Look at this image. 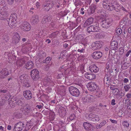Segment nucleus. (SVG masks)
<instances>
[{
    "label": "nucleus",
    "instance_id": "23",
    "mask_svg": "<svg viewBox=\"0 0 131 131\" xmlns=\"http://www.w3.org/2000/svg\"><path fill=\"white\" fill-rule=\"evenodd\" d=\"M93 21V19L90 18L88 19L85 22L84 24V27H86L87 26L92 24Z\"/></svg>",
    "mask_w": 131,
    "mask_h": 131
},
{
    "label": "nucleus",
    "instance_id": "56",
    "mask_svg": "<svg viewBox=\"0 0 131 131\" xmlns=\"http://www.w3.org/2000/svg\"><path fill=\"white\" fill-rule=\"evenodd\" d=\"M124 23L126 24L127 23H129L127 17H125L124 18Z\"/></svg>",
    "mask_w": 131,
    "mask_h": 131
},
{
    "label": "nucleus",
    "instance_id": "29",
    "mask_svg": "<svg viewBox=\"0 0 131 131\" xmlns=\"http://www.w3.org/2000/svg\"><path fill=\"white\" fill-rule=\"evenodd\" d=\"M83 99V101L85 103L91 102L92 101L91 96L90 95H88L84 97Z\"/></svg>",
    "mask_w": 131,
    "mask_h": 131
},
{
    "label": "nucleus",
    "instance_id": "17",
    "mask_svg": "<svg viewBox=\"0 0 131 131\" xmlns=\"http://www.w3.org/2000/svg\"><path fill=\"white\" fill-rule=\"evenodd\" d=\"M23 95L25 97L27 100H30L32 98L31 93L29 90H26L23 92Z\"/></svg>",
    "mask_w": 131,
    "mask_h": 131
},
{
    "label": "nucleus",
    "instance_id": "41",
    "mask_svg": "<svg viewBox=\"0 0 131 131\" xmlns=\"http://www.w3.org/2000/svg\"><path fill=\"white\" fill-rule=\"evenodd\" d=\"M130 33H127L126 34L125 32H124L123 34L124 37L123 38V39H124L125 38V39H127V38L129 37L130 36Z\"/></svg>",
    "mask_w": 131,
    "mask_h": 131
},
{
    "label": "nucleus",
    "instance_id": "7",
    "mask_svg": "<svg viewBox=\"0 0 131 131\" xmlns=\"http://www.w3.org/2000/svg\"><path fill=\"white\" fill-rule=\"evenodd\" d=\"M30 74L31 77L34 81H36L39 79V72L36 69L31 70Z\"/></svg>",
    "mask_w": 131,
    "mask_h": 131
},
{
    "label": "nucleus",
    "instance_id": "8",
    "mask_svg": "<svg viewBox=\"0 0 131 131\" xmlns=\"http://www.w3.org/2000/svg\"><path fill=\"white\" fill-rule=\"evenodd\" d=\"M85 116L88 119H91L92 121L96 122L99 121L100 120L99 117L98 115L91 113L89 114H87L85 115Z\"/></svg>",
    "mask_w": 131,
    "mask_h": 131
},
{
    "label": "nucleus",
    "instance_id": "45",
    "mask_svg": "<svg viewBox=\"0 0 131 131\" xmlns=\"http://www.w3.org/2000/svg\"><path fill=\"white\" fill-rule=\"evenodd\" d=\"M45 17L48 22L51 21V17L50 15L48 16H45Z\"/></svg>",
    "mask_w": 131,
    "mask_h": 131
},
{
    "label": "nucleus",
    "instance_id": "34",
    "mask_svg": "<svg viewBox=\"0 0 131 131\" xmlns=\"http://www.w3.org/2000/svg\"><path fill=\"white\" fill-rule=\"evenodd\" d=\"M58 33V31L53 32L49 35V37L51 38H54L56 37Z\"/></svg>",
    "mask_w": 131,
    "mask_h": 131
},
{
    "label": "nucleus",
    "instance_id": "47",
    "mask_svg": "<svg viewBox=\"0 0 131 131\" xmlns=\"http://www.w3.org/2000/svg\"><path fill=\"white\" fill-rule=\"evenodd\" d=\"M116 33L118 34H120L122 33V30L121 28H118L116 30Z\"/></svg>",
    "mask_w": 131,
    "mask_h": 131
},
{
    "label": "nucleus",
    "instance_id": "42",
    "mask_svg": "<svg viewBox=\"0 0 131 131\" xmlns=\"http://www.w3.org/2000/svg\"><path fill=\"white\" fill-rule=\"evenodd\" d=\"M45 16L41 20V23L43 24H45L48 23L46 19Z\"/></svg>",
    "mask_w": 131,
    "mask_h": 131
},
{
    "label": "nucleus",
    "instance_id": "24",
    "mask_svg": "<svg viewBox=\"0 0 131 131\" xmlns=\"http://www.w3.org/2000/svg\"><path fill=\"white\" fill-rule=\"evenodd\" d=\"M25 66L27 69H29L33 68L34 64L32 62L30 61L25 64Z\"/></svg>",
    "mask_w": 131,
    "mask_h": 131
},
{
    "label": "nucleus",
    "instance_id": "62",
    "mask_svg": "<svg viewBox=\"0 0 131 131\" xmlns=\"http://www.w3.org/2000/svg\"><path fill=\"white\" fill-rule=\"evenodd\" d=\"M130 25H131V23ZM128 33H131V27H129L128 29Z\"/></svg>",
    "mask_w": 131,
    "mask_h": 131
},
{
    "label": "nucleus",
    "instance_id": "5",
    "mask_svg": "<svg viewBox=\"0 0 131 131\" xmlns=\"http://www.w3.org/2000/svg\"><path fill=\"white\" fill-rule=\"evenodd\" d=\"M23 100V99L22 98L19 99H17L16 98H12L10 99L9 98L8 100V102L11 101L9 103L10 104H12L13 103L15 104V103L17 105L20 106L22 105H23L24 102Z\"/></svg>",
    "mask_w": 131,
    "mask_h": 131
},
{
    "label": "nucleus",
    "instance_id": "27",
    "mask_svg": "<svg viewBox=\"0 0 131 131\" xmlns=\"http://www.w3.org/2000/svg\"><path fill=\"white\" fill-rule=\"evenodd\" d=\"M52 83L51 81L48 78H45L43 80V83L46 86L51 85V84Z\"/></svg>",
    "mask_w": 131,
    "mask_h": 131
},
{
    "label": "nucleus",
    "instance_id": "64",
    "mask_svg": "<svg viewBox=\"0 0 131 131\" xmlns=\"http://www.w3.org/2000/svg\"><path fill=\"white\" fill-rule=\"evenodd\" d=\"M128 79L126 78H125L124 81V82L126 83L128 82Z\"/></svg>",
    "mask_w": 131,
    "mask_h": 131
},
{
    "label": "nucleus",
    "instance_id": "39",
    "mask_svg": "<svg viewBox=\"0 0 131 131\" xmlns=\"http://www.w3.org/2000/svg\"><path fill=\"white\" fill-rule=\"evenodd\" d=\"M75 118V115L74 114H72L69 117H68L67 119L68 121H70L73 120Z\"/></svg>",
    "mask_w": 131,
    "mask_h": 131
},
{
    "label": "nucleus",
    "instance_id": "16",
    "mask_svg": "<svg viewBox=\"0 0 131 131\" xmlns=\"http://www.w3.org/2000/svg\"><path fill=\"white\" fill-rule=\"evenodd\" d=\"M20 39V37L19 34L16 33L13 37L12 42L13 44L16 45L19 42Z\"/></svg>",
    "mask_w": 131,
    "mask_h": 131
},
{
    "label": "nucleus",
    "instance_id": "25",
    "mask_svg": "<svg viewBox=\"0 0 131 131\" xmlns=\"http://www.w3.org/2000/svg\"><path fill=\"white\" fill-rule=\"evenodd\" d=\"M26 61L24 58H21L18 60L16 62V64L18 66H22L25 63Z\"/></svg>",
    "mask_w": 131,
    "mask_h": 131
},
{
    "label": "nucleus",
    "instance_id": "57",
    "mask_svg": "<svg viewBox=\"0 0 131 131\" xmlns=\"http://www.w3.org/2000/svg\"><path fill=\"white\" fill-rule=\"evenodd\" d=\"M126 96L127 98L128 99H129L131 97V94L130 93H128L126 94Z\"/></svg>",
    "mask_w": 131,
    "mask_h": 131
},
{
    "label": "nucleus",
    "instance_id": "50",
    "mask_svg": "<svg viewBox=\"0 0 131 131\" xmlns=\"http://www.w3.org/2000/svg\"><path fill=\"white\" fill-rule=\"evenodd\" d=\"M5 54L6 56H7L8 57H9L11 55V54L10 52H5Z\"/></svg>",
    "mask_w": 131,
    "mask_h": 131
},
{
    "label": "nucleus",
    "instance_id": "1",
    "mask_svg": "<svg viewBox=\"0 0 131 131\" xmlns=\"http://www.w3.org/2000/svg\"><path fill=\"white\" fill-rule=\"evenodd\" d=\"M103 7L110 11L115 10L117 12L120 11L121 9L125 11L126 9L120 5L116 1H112L109 2L107 1H104L103 2Z\"/></svg>",
    "mask_w": 131,
    "mask_h": 131
},
{
    "label": "nucleus",
    "instance_id": "52",
    "mask_svg": "<svg viewBox=\"0 0 131 131\" xmlns=\"http://www.w3.org/2000/svg\"><path fill=\"white\" fill-rule=\"evenodd\" d=\"M131 52V51L129 50L127 51L126 54V57H128Z\"/></svg>",
    "mask_w": 131,
    "mask_h": 131
},
{
    "label": "nucleus",
    "instance_id": "55",
    "mask_svg": "<svg viewBox=\"0 0 131 131\" xmlns=\"http://www.w3.org/2000/svg\"><path fill=\"white\" fill-rule=\"evenodd\" d=\"M3 6H6V4L5 2H3L2 3H1L0 4V7H2Z\"/></svg>",
    "mask_w": 131,
    "mask_h": 131
},
{
    "label": "nucleus",
    "instance_id": "13",
    "mask_svg": "<svg viewBox=\"0 0 131 131\" xmlns=\"http://www.w3.org/2000/svg\"><path fill=\"white\" fill-rule=\"evenodd\" d=\"M112 21V20L111 19H106L103 21L102 24V27L105 28H108L110 26Z\"/></svg>",
    "mask_w": 131,
    "mask_h": 131
},
{
    "label": "nucleus",
    "instance_id": "12",
    "mask_svg": "<svg viewBox=\"0 0 131 131\" xmlns=\"http://www.w3.org/2000/svg\"><path fill=\"white\" fill-rule=\"evenodd\" d=\"M21 28L25 31H29L30 29V26L29 24L27 22H24L22 23L20 26Z\"/></svg>",
    "mask_w": 131,
    "mask_h": 131
},
{
    "label": "nucleus",
    "instance_id": "40",
    "mask_svg": "<svg viewBox=\"0 0 131 131\" xmlns=\"http://www.w3.org/2000/svg\"><path fill=\"white\" fill-rule=\"evenodd\" d=\"M65 51H62L60 53V58H61L62 59H64L65 58Z\"/></svg>",
    "mask_w": 131,
    "mask_h": 131
},
{
    "label": "nucleus",
    "instance_id": "14",
    "mask_svg": "<svg viewBox=\"0 0 131 131\" xmlns=\"http://www.w3.org/2000/svg\"><path fill=\"white\" fill-rule=\"evenodd\" d=\"M86 86L88 90L91 91L96 90L98 88L97 85L92 82L88 83Z\"/></svg>",
    "mask_w": 131,
    "mask_h": 131
},
{
    "label": "nucleus",
    "instance_id": "21",
    "mask_svg": "<svg viewBox=\"0 0 131 131\" xmlns=\"http://www.w3.org/2000/svg\"><path fill=\"white\" fill-rule=\"evenodd\" d=\"M83 125L84 128L88 131H91L93 128V126L87 122L84 123Z\"/></svg>",
    "mask_w": 131,
    "mask_h": 131
},
{
    "label": "nucleus",
    "instance_id": "63",
    "mask_svg": "<svg viewBox=\"0 0 131 131\" xmlns=\"http://www.w3.org/2000/svg\"><path fill=\"white\" fill-rule=\"evenodd\" d=\"M83 35L80 34L77 36V37L79 38V39H81L83 38Z\"/></svg>",
    "mask_w": 131,
    "mask_h": 131
},
{
    "label": "nucleus",
    "instance_id": "2",
    "mask_svg": "<svg viewBox=\"0 0 131 131\" xmlns=\"http://www.w3.org/2000/svg\"><path fill=\"white\" fill-rule=\"evenodd\" d=\"M17 14L15 13H13L10 15L9 18H7V20L8 24L11 28L15 27V24L17 23Z\"/></svg>",
    "mask_w": 131,
    "mask_h": 131
},
{
    "label": "nucleus",
    "instance_id": "37",
    "mask_svg": "<svg viewBox=\"0 0 131 131\" xmlns=\"http://www.w3.org/2000/svg\"><path fill=\"white\" fill-rule=\"evenodd\" d=\"M51 60V58L50 57H48L43 61V63H49Z\"/></svg>",
    "mask_w": 131,
    "mask_h": 131
},
{
    "label": "nucleus",
    "instance_id": "3",
    "mask_svg": "<svg viewBox=\"0 0 131 131\" xmlns=\"http://www.w3.org/2000/svg\"><path fill=\"white\" fill-rule=\"evenodd\" d=\"M7 6H3L0 7V19L1 20L6 19L9 15L7 11Z\"/></svg>",
    "mask_w": 131,
    "mask_h": 131
},
{
    "label": "nucleus",
    "instance_id": "58",
    "mask_svg": "<svg viewBox=\"0 0 131 131\" xmlns=\"http://www.w3.org/2000/svg\"><path fill=\"white\" fill-rule=\"evenodd\" d=\"M115 100L114 99H113L111 101V105H115L116 103H115Z\"/></svg>",
    "mask_w": 131,
    "mask_h": 131
},
{
    "label": "nucleus",
    "instance_id": "48",
    "mask_svg": "<svg viewBox=\"0 0 131 131\" xmlns=\"http://www.w3.org/2000/svg\"><path fill=\"white\" fill-rule=\"evenodd\" d=\"M8 3L10 5H12L14 3V0H7Z\"/></svg>",
    "mask_w": 131,
    "mask_h": 131
},
{
    "label": "nucleus",
    "instance_id": "26",
    "mask_svg": "<svg viewBox=\"0 0 131 131\" xmlns=\"http://www.w3.org/2000/svg\"><path fill=\"white\" fill-rule=\"evenodd\" d=\"M85 76L86 78L90 80L95 79L96 77L95 75L94 74L88 73H85Z\"/></svg>",
    "mask_w": 131,
    "mask_h": 131
},
{
    "label": "nucleus",
    "instance_id": "11",
    "mask_svg": "<svg viewBox=\"0 0 131 131\" xmlns=\"http://www.w3.org/2000/svg\"><path fill=\"white\" fill-rule=\"evenodd\" d=\"M102 46V42L98 41L93 43L92 44V49L94 50H97L100 48Z\"/></svg>",
    "mask_w": 131,
    "mask_h": 131
},
{
    "label": "nucleus",
    "instance_id": "33",
    "mask_svg": "<svg viewBox=\"0 0 131 131\" xmlns=\"http://www.w3.org/2000/svg\"><path fill=\"white\" fill-rule=\"evenodd\" d=\"M8 97H5V99H2L0 101V106H3L4 105L5 103H6L7 102V100H8Z\"/></svg>",
    "mask_w": 131,
    "mask_h": 131
},
{
    "label": "nucleus",
    "instance_id": "35",
    "mask_svg": "<svg viewBox=\"0 0 131 131\" xmlns=\"http://www.w3.org/2000/svg\"><path fill=\"white\" fill-rule=\"evenodd\" d=\"M22 52L25 53L28 50V48L26 46H25L24 45H23V47L21 49Z\"/></svg>",
    "mask_w": 131,
    "mask_h": 131
},
{
    "label": "nucleus",
    "instance_id": "36",
    "mask_svg": "<svg viewBox=\"0 0 131 131\" xmlns=\"http://www.w3.org/2000/svg\"><path fill=\"white\" fill-rule=\"evenodd\" d=\"M30 122L29 123L28 122L26 123L25 129L27 130L30 129L32 125V124L31 123V122Z\"/></svg>",
    "mask_w": 131,
    "mask_h": 131
},
{
    "label": "nucleus",
    "instance_id": "6",
    "mask_svg": "<svg viewBox=\"0 0 131 131\" xmlns=\"http://www.w3.org/2000/svg\"><path fill=\"white\" fill-rule=\"evenodd\" d=\"M69 91L70 94L73 96L78 97L80 95L79 90L74 86H70L69 88Z\"/></svg>",
    "mask_w": 131,
    "mask_h": 131
},
{
    "label": "nucleus",
    "instance_id": "28",
    "mask_svg": "<svg viewBox=\"0 0 131 131\" xmlns=\"http://www.w3.org/2000/svg\"><path fill=\"white\" fill-rule=\"evenodd\" d=\"M9 37L7 35L5 34L2 36V41L4 43L7 42L9 41Z\"/></svg>",
    "mask_w": 131,
    "mask_h": 131
},
{
    "label": "nucleus",
    "instance_id": "54",
    "mask_svg": "<svg viewBox=\"0 0 131 131\" xmlns=\"http://www.w3.org/2000/svg\"><path fill=\"white\" fill-rule=\"evenodd\" d=\"M80 69L82 72H83L84 69V67L83 65H81L80 67Z\"/></svg>",
    "mask_w": 131,
    "mask_h": 131
},
{
    "label": "nucleus",
    "instance_id": "18",
    "mask_svg": "<svg viewBox=\"0 0 131 131\" xmlns=\"http://www.w3.org/2000/svg\"><path fill=\"white\" fill-rule=\"evenodd\" d=\"M9 74L8 70L5 68L3 69L0 72V77L2 78H4L6 76L8 75Z\"/></svg>",
    "mask_w": 131,
    "mask_h": 131
},
{
    "label": "nucleus",
    "instance_id": "38",
    "mask_svg": "<svg viewBox=\"0 0 131 131\" xmlns=\"http://www.w3.org/2000/svg\"><path fill=\"white\" fill-rule=\"evenodd\" d=\"M22 83L23 86L27 88H28L30 86V84L28 81H25Z\"/></svg>",
    "mask_w": 131,
    "mask_h": 131
},
{
    "label": "nucleus",
    "instance_id": "49",
    "mask_svg": "<svg viewBox=\"0 0 131 131\" xmlns=\"http://www.w3.org/2000/svg\"><path fill=\"white\" fill-rule=\"evenodd\" d=\"M78 51L80 53H83L85 51V49L83 48L79 49L78 50Z\"/></svg>",
    "mask_w": 131,
    "mask_h": 131
},
{
    "label": "nucleus",
    "instance_id": "19",
    "mask_svg": "<svg viewBox=\"0 0 131 131\" xmlns=\"http://www.w3.org/2000/svg\"><path fill=\"white\" fill-rule=\"evenodd\" d=\"M39 18L38 15H33L31 19V23L34 24H37L39 21Z\"/></svg>",
    "mask_w": 131,
    "mask_h": 131
},
{
    "label": "nucleus",
    "instance_id": "22",
    "mask_svg": "<svg viewBox=\"0 0 131 131\" xmlns=\"http://www.w3.org/2000/svg\"><path fill=\"white\" fill-rule=\"evenodd\" d=\"M117 46V42L116 41H113L111 42L110 47L112 50H116L118 48Z\"/></svg>",
    "mask_w": 131,
    "mask_h": 131
},
{
    "label": "nucleus",
    "instance_id": "53",
    "mask_svg": "<svg viewBox=\"0 0 131 131\" xmlns=\"http://www.w3.org/2000/svg\"><path fill=\"white\" fill-rule=\"evenodd\" d=\"M110 120L112 123L116 124L117 123V121L114 119H112L111 118L110 119Z\"/></svg>",
    "mask_w": 131,
    "mask_h": 131
},
{
    "label": "nucleus",
    "instance_id": "61",
    "mask_svg": "<svg viewBox=\"0 0 131 131\" xmlns=\"http://www.w3.org/2000/svg\"><path fill=\"white\" fill-rule=\"evenodd\" d=\"M21 116V114L19 113H17V115H16V117H17L18 118H20Z\"/></svg>",
    "mask_w": 131,
    "mask_h": 131
},
{
    "label": "nucleus",
    "instance_id": "32",
    "mask_svg": "<svg viewBox=\"0 0 131 131\" xmlns=\"http://www.w3.org/2000/svg\"><path fill=\"white\" fill-rule=\"evenodd\" d=\"M23 110H24L25 112H26V113H28L31 111V110L30 107L29 106L27 105H25L24 106L23 108Z\"/></svg>",
    "mask_w": 131,
    "mask_h": 131
},
{
    "label": "nucleus",
    "instance_id": "30",
    "mask_svg": "<svg viewBox=\"0 0 131 131\" xmlns=\"http://www.w3.org/2000/svg\"><path fill=\"white\" fill-rule=\"evenodd\" d=\"M46 56V54L43 51H42L39 53L38 55V58L39 60H41L44 58Z\"/></svg>",
    "mask_w": 131,
    "mask_h": 131
},
{
    "label": "nucleus",
    "instance_id": "46",
    "mask_svg": "<svg viewBox=\"0 0 131 131\" xmlns=\"http://www.w3.org/2000/svg\"><path fill=\"white\" fill-rule=\"evenodd\" d=\"M7 91L6 90L0 89V95L3 94L7 92Z\"/></svg>",
    "mask_w": 131,
    "mask_h": 131
},
{
    "label": "nucleus",
    "instance_id": "31",
    "mask_svg": "<svg viewBox=\"0 0 131 131\" xmlns=\"http://www.w3.org/2000/svg\"><path fill=\"white\" fill-rule=\"evenodd\" d=\"M19 79H18L19 81H20L21 83L25 81H28V79L26 76L24 74H23L20 76L19 77Z\"/></svg>",
    "mask_w": 131,
    "mask_h": 131
},
{
    "label": "nucleus",
    "instance_id": "15",
    "mask_svg": "<svg viewBox=\"0 0 131 131\" xmlns=\"http://www.w3.org/2000/svg\"><path fill=\"white\" fill-rule=\"evenodd\" d=\"M102 53L100 51H95L92 54V57L94 59H97L101 58L102 56Z\"/></svg>",
    "mask_w": 131,
    "mask_h": 131
},
{
    "label": "nucleus",
    "instance_id": "9",
    "mask_svg": "<svg viewBox=\"0 0 131 131\" xmlns=\"http://www.w3.org/2000/svg\"><path fill=\"white\" fill-rule=\"evenodd\" d=\"M99 24L96 23L95 25L90 26L88 27L87 28V31L89 33L91 32H97L99 31Z\"/></svg>",
    "mask_w": 131,
    "mask_h": 131
},
{
    "label": "nucleus",
    "instance_id": "60",
    "mask_svg": "<svg viewBox=\"0 0 131 131\" xmlns=\"http://www.w3.org/2000/svg\"><path fill=\"white\" fill-rule=\"evenodd\" d=\"M102 126H101L100 123L99 124H97L96 126V127L97 128L99 129L101 128Z\"/></svg>",
    "mask_w": 131,
    "mask_h": 131
},
{
    "label": "nucleus",
    "instance_id": "43",
    "mask_svg": "<svg viewBox=\"0 0 131 131\" xmlns=\"http://www.w3.org/2000/svg\"><path fill=\"white\" fill-rule=\"evenodd\" d=\"M130 87L128 85H125L124 86V89L126 92H127L129 91Z\"/></svg>",
    "mask_w": 131,
    "mask_h": 131
},
{
    "label": "nucleus",
    "instance_id": "59",
    "mask_svg": "<svg viewBox=\"0 0 131 131\" xmlns=\"http://www.w3.org/2000/svg\"><path fill=\"white\" fill-rule=\"evenodd\" d=\"M106 123V121H103L101 123V125L102 126H104Z\"/></svg>",
    "mask_w": 131,
    "mask_h": 131
},
{
    "label": "nucleus",
    "instance_id": "4",
    "mask_svg": "<svg viewBox=\"0 0 131 131\" xmlns=\"http://www.w3.org/2000/svg\"><path fill=\"white\" fill-rule=\"evenodd\" d=\"M25 126V122L23 121H19L16 124L13 129V131H21Z\"/></svg>",
    "mask_w": 131,
    "mask_h": 131
},
{
    "label": "nucleus",
    "instance_id": "20",
    "mask_svg": "<svg viewBox=\"0 0 131 131\" xmlns=\"http://www.w3.org/2000/svg\"><path fill=\"white\" fill-rule=\"evenodd\" d=\"M89 70L92 73H97L99 71V68L95 65H92L90 66Z\"/></svg>",
    "mask_w": 131,
    "mask_h": 131
},
{
    "label": "nucleus",
    "instance_id": "51",
    "mask_svg": "<svg viewBox=\"0 0 131 131\" xmlns=\"http://www.w3.org/2000/svg\"><path fill=\"white\" fill-rule=\"evenodd\" d=\"M63 76V73L60 74H59L57 77V79H60L61 77Z\"/></svg>",
    "mask_w": 131,
    "mask_h": 131
},
{
    "label": "nucleus",
    "instance_id": "44",
    "mask_svg": "<svg viewBox=\"0 0 131 131\" xmlns=\"http://www.w3.org/2000/svg\"><path fill=\"white\" fill-rule=\"evenodd\" d=\"M123 125L124 127L127 128L129 126V124L127 121H124L123 122Z\"/></svg>",
    "mask_w": 131,
    "mask_h": 131
},
{
    "label": "nucleus",
    "instance_id": "10",
    "mask_svg": "<svg viewBox=\"0 0 131 131\" xmlns=\"http://www.w3.org/2000/svg\"><path fill=\"white\" fill-rule=\"evenodd\" d=\"M53 6V4L52 2L50 1H48L45 2L42 6L45 10L48 11Z\"/></svg>",
    "mask_w": 131,
    "mask_h": 131
}]
</instances>
